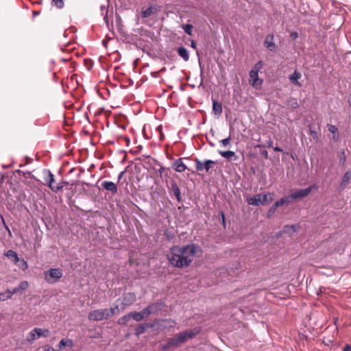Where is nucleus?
Returning <instances> with one entry per match:
<instances>
[{
    "mask_svg": "<svg viewBox=\"0 0 351 351\" xmlns=\"http://www.w3.org/2000/svg\"><path fill=\"white\" fill-rule=\"evenodd\" d=\"M202 254L201 248L193 243L183 247L174 245L170 248L167 258L172 266L182 269L188 267L195 257Z\"/></svg>",
    "mask_w": 351,
    "mask_h": 351,
    "instance_id": "f257e3e1",
    "label": "nucleus"
},
{
    "mask_svg": "<svg viewBox=\"0 0 351 351\" xmlns=\"http://www.w3.org/2000/svg\"><path fill=\"white\" fill-rule=\"evenodd\" d=\"M213 110L217 115H220L222 112L221 104L217 102L215 100L213 101Z\"/></svg>",
    "mask_w": 351,
    "mask_h": 351,
    "instance_id": "393cba45",
    "label": "nucleus"
},
{
    "mask_svg": "<svg viewBox=\"0 0 351 351\" xmlns=\"http://www.w3.org/2000/svg\"><path fill=\"white\" fill-rule=\"evenodd\" d=\"M73 343L71 339H62L58 345L59 349H62L64 347H73Z\"/></svg>",
    "mask_w": 351,
    "mask_h": 351,
    "instance_id": "5701e85b",
    "label": "nucleus"
},
{
    "mask_svg": "<svg viewBox=\"0 0 351 351\" xmlns=\"http://www.w3.org/2000/svg\"><path fill=\"white\" fill-rule=\"evenodd\" d=\"M101 186L104 189L107 191L112 192V193H116L117 192V187L116 184L110 181H104L101 183Z\"/></svg>",
    "mask_w": 351,
    "mask_h": 351,
    "instance_id": "dca6fc26",
    "label": "nucleus"
},
{
    "mask_svg": "<svg viewBox=\"0 0 351 351\" xmlns=\"http://www.w3.org/2000/svg\"><path fill=\"white\" fill-rule=\"evenodd\" d=\"M265 195H268L267 203L269 202H271L273 200V199H274V193H266Z\"/></svg>",
    "mask_w": 351,
    "mask_h": 351,
    "instance_id": "a19ab883",
    "label": "nucleus"
},
{
    "mask_svg": "<svg viewBox=\"0 0 351 351\" xmlns=\"http://www.w3.org/2000/svg\"><path fill=\"white\" fill-rule=\"evenodd\" d=\"M124 174H125V171H121V172L119 173V176H118V179H119V180H121V178L123 176V175H124Z\"/></svg>",
    "mask_w": 351,
    "mask_h": 351,
    "instance_id": "49530a36",
    "label": "nucleus"
},
{
    "mask_svg": "<svg viewBox=\"0 0 351 351\" xmlns=\"http://www.w3.org/2000/svg\"><path fill=\"white\" fill-rule=\"evenodd\" d=\"M292 201H293V198L291 197V195H290L289 196L282 197L280 200H278L277 202L279 204V205L281 206H283L284 204H289Z\"/></svg>",
    "mask_w": 351,
    "mask_h": 351,
    "instance_id": "7c9ffc66",
    "label": "nucleus"
},
{
    "mask_svg": "<svg viewBox=\"0 0 351 351\" xmlns=\"http://www.w3.org/2000/svg\"><path fill=\"white\" fill-rule=\"evenodd\" d=\"M21 268H22L23 269H27V262H26V261H25L23 259V260L21 261Z\"/></svg>",
    "mask_w": 351,
    "mask_h": 351,
    "instance_id": "79ce46f5",
    "label": "nucleus"
},
{
    "mask_svg": "<svg viewBox=\"0 0 351 351\" xmlns=\"http://www.w3.org/2000/svg\"><path fill=\"white\" fill-rule=\"evenodd\" d=\"M52 3L58 8H62L64 6L63 0H52Z\"/></svg>",
    "mask_w": 351,
    "mask_h": 351,
    "instance_id": "e433bc0d",
    "label": "nucleus"
},
{
    "mask_svg": "<svg viewBox=\"0 0 351 351\" xmlns=\"http://www.w3.org/2000/svg\"><path fill=\"white\" fill-rule=\"evenodd\" d=\"M119 311V306L117 305L111 307L110 308H106V312L108 314L109 318L112 317L113 315L117 314Z\"/></svg>",
    "mask_w": 351,
    "mask_h": 351,
    "instance_id": "cd10ccee",
    "label": "nucleus"
},
{
    "mask_svg": "<svg viewBox=\"0 0 351 351\" xmlns=\"http://www.w3.org/2000/svg\"><path fill=\"white\" fill-rule=\"evenodd\" d=\"M272 144H273L272 141H270L269 143V147H272Z\"/></svg>",
    "mask_w": 351,
    "mask_h": 351,
    "instance_id": "864d4df0",
    "label": "nucleus"
},
{
    "mask_svg": "<svg viewBox=\"0 0 351 351\" xmlns=\"http://www.w3.org/2000/svg\"><path fill=\"white\" fill-rule=\"evenodd\" d=\"M231 138L229 136L228 138L221 140L220 142L223 147H228L230 143Z\"/></svg>",
    "mask_w": 351,
    "mask_h": 351,
    "instance_id": "4c0bfd02",
    "label": "nucleus"
},
{
    "mask_svg": "<svg viewBox=\"0 0 351 351\" xmlns=\"http://www.w3.org/2000/svg\"><path fill=\"white\" fill-rule=\"evenodd\" d=\"M191 47L195 49L196 48V43L194 40H191Z\"/></svg>",
    "mask_w": 351,
    "mask_h": 351,
    "instance_id": "c03bdc74",
    "label": "nucleus"
},
{
    "mask_svg": "<svg viewBox=\"0 0 351 351\" xmlns=\"http://www.w3.org/2000/svg\"><path fill=\"white\" fill-rule=\"evenodd\" d=\"M88 318L90 321H101L103 319H108V316L105 309H97L90 311L88 313Z\"/></svg>",
    "mask_w": 351,
    "mask_h": 351,
    "instance_id": "0eeeda50",
    "label": "nucleus"
},
{
    "mask_svg": "<svg viewBox=\"0 0 351 351\" xmlns=\"http://www.w3.org/2000/svg\"><path fill=\"white\" fill-rule=\"evenodd\" d=\"M301 77L302 74L300 72L295 71L291 75L289 76V80L292 84L298 86H301L302 84L299 82V80L301 79Z\"/></svg>",
    "mask_w": 351,
    "mask_h": 351,
    "instance_id": "4468645a",
    "label": "nucleus"
},
{
    "mask_svg": "<svg viewBox=\"0 0 351 351\" xmlns=\"http://www.w3.org/2000/svg\"><path fill=\"white\" fill-rule=\"evenodd\" d=\"M136 300V295L133 293H126L123 295L122 301V309H124L126 306L131 305Z\"/></svg>",
    "mask_w": 351,
    "mask_h": 351,
    "instance_id": "9d476101",
    "label": "nucleus"
},
{
    "mask_svg": "<svg viewBox=\"0 0 351 351\" xmlns=\"http://www.w3.org/2000/svg\"><path fill=\"white\" fill-rule=\"evenodd\" d=\"M5 256H6L9 258H12L13 261L15 264L19 262V258L17 254L13 250H8L5 253Z\"/></svg>",
    "mask_w": 351,
    "mask_h": 351,
    "instance_id": "4be33fe9",
    "label": "nucleus"
},
{
    "mask_svg": "<svg viewBox=\"0 0 351 351\" xmlns=\"http://www.w3.org/2000/svg\"><path fill=\"white\" fill-rule=\"evenodd\" d=\"M45 351H56V350L53 348H52L49 346H47L45 348Z\"/></svg>",
    "mask_w": 351,
    "mask_h": 351,
    "instance_id": "37998d69",
    "label": "nucleus"
},
{
    "mask_svg": "<svg viewBox=\"0 0 351 351\" xmlns=\"http://www.w3.org/2000/svg\"><path fill=\"white\" fill-rule=\"evenodd\" d=\"M343 351H351V346H346L344 348V349H343Z\"/></svg>",
    "mask_w": 351,
    "mask_h": 351,
    "instance_id": "a18cd8bd",
    "label": "nucleus"
},
{
    "mask_svg": "<svg viewBox=\"0 0 351 351\" xmlns=\"http://www.w3.org/2000/svg\"><path fill=\"white\" fill-rule=\"evenodd\" d=\"M263 68V62H258L250 71V84L256 89L261 87L263 81L258 77V72Z\"/></svg>",
    "mask_w": 351,
    "mask_h": 351,
    "instance_id": "7ed1b4c3",
    "label": "nucleus"
},
{
    "mask_svg": "<svg viewBox=\"0 0 351 351\" xmlns=\"http://www.w3.org/2000/svg\"><path fill=\"white\" fill-rule=\"evenodd\" d=\"M346 157L344 151H342L341 154L339 156V162L343 164L346 162Z\"/></svg>",
    "mask_w": 351,
    "mask_h": 351,
    "instance_id": "ea45409f",
    "label": "nucleus"
},
{
    "mask_svg": "<svg viewBox=\"0 0 351 351\" xmlns=\"http://www.w3.org/2000/svg\"><path fill=\"white\" fill-rule=\"evenodd\" d=\"M171 190L178 202L181 201L180 188L176 182L171 183Z\"/></svg>",
    "mask_w": 351,
    "mask_h": 351,
    "instance_id": "6ab92c4d",
    "label": "nucleus"
},
{
    "mask_svg": "<svg viewBox=\"0 0 351 351\" xmlns=\"http://www.w3.org/2000/svg\"><path fill=\"white\" fill-rule=\"evenodd\" d=\"M287 105L288 106H289L290 108H298L299 107V104L297 101L296 99L295 98H290L288 101H287Z\"/></svg>",
    "mask_w": 351,
    "mask_h": 351,
    "instance_id": "2f4dec72",
    "label": "nucleus"
},
{
    "mask_svg": "<svg viewBox=\"0 0 351 351\" xmlns=\"http://www.w3.org/2000/svg\"><path fill=\"white\" fill-rule=\"evenodd\" d=\"M279 206H280L279 205V204H278V202L276 201V202H275V203H274V204L270 207V208L269 209V210H268V216H270V215H273V214L276 212V210L277 208H278V207H279Z\"/></svg>",
    "mask_w": 351,
    "mask_h": 351,
    "instance_id": "f704fd0d",
    "label": "nucleus"
},
{
    "mask_svg": "<svg viewBox=\"0 0 351 351\" xmlns=\"http://www.w3.org/2000/svg\"><path fill=\"white\" fill-rule=\"evenodd\" d=\"M38 337L37 336V332H34V328L29 332L27 335L26 340L30 343H33V342L37 339Z\"/></svg>",
    "mask_w": 351,
    "mask_h": 351,
    "instance_id": "c756f323",
    "label": "nucleus"
},
{
    "mask_svg": "<svg viewBox=\"0 0 351 351\" xmlns=\"http://www.w3.org/2000/svg\"><path fill=\"white\" fill-rule=\"evenodd\" d=\"M169 324H170V326H172V325L175 324V322H174V321H171V320H169Z\"/></svg>",
    "mask_w": 351,
    "mask_h": 351,
    "instance_id": "603ef678",
    "label": "nucleus"
},
{
    "mask_svg": "<svg viewBox=\"0 0 351 351\" xmlns=\"http://www.w3.org/2000/svg\"><path fill=\"white\" fill-rule=\"evenodd\" d=\"M158 11L156 5L150 6L147 8H143L141 11V16L143 18H148Z\"/></svg>",
    "mask_w": 351,
    "mask_h": 351,
    "instance_id": "2eb2a0df",
    "label": "nucleus"
},
{
    "mask_svg": "<svg viewBox=\"0 0 351 351\" xmlns=\"http://www.w3.org/2000/svg\"><path fill=\"white\" fill-rule=\"evenodd\" d=\"M178 53L184 61H188L189 60V52L186 48L183 47H178Z\"/></svg>",
    "mask_w": 351,
    "mask_h": 351,
    "instance_id": "aec40b11",
    "label": "nucleus"
},
{
    "mask_svg": "<svg viewBox=\"0 0 351 351\" xmlns=\"http://www.w3.org/2000/svg\"><path fill=\"white\" fill-rule=\"evenodd\" d=\"M299 228L298 225H291V226H285L282 229V232L284 233L291 234L295 231H297Z\"/></svg>",
    "mask_w": 351,
    "mask_h": 351,
    "instance_id": "a878e982",
    "label": "nucleus"
},
{
    "mask_svg": "<svg viewBox=\"0 0 351 351\" xmlns=\"http://www.w3.org/2000/svg\"><path fill=\"white\" fill-rule=\"evenodd\" d=\"M313 186H310L306 189L298 190L294 193H292L291 197L293 199L302 198L307 196L312 191Z\"/></svg>",
    "mask_w": 351,
    "mask_h": 351,
    "instance_id": "9b49d317",
    "label": "nucleus"
},
{
    "mask_svg": "<svg viewBox=\"0 0 351 351\" xmlns=\"http://www.w3.org/2000/svg\"><path fill=\"white\" fill-rule=\"evenodd\" d=\"M132 318V316H131V313H128L126 315H125L124 316L120 317L118 321H117V323L119 325H126L127 323Z\"/></svg>",
    "mask_w": 351,
    "mask_h": 351,
    "instance_id": "bb28decb",
    "label": "nucleus"
},
{
    "mask_svg": "<svg viewBox=\"0 0 351 351\" xmlns=\"http://www.w3.org/2000/svg\"><path fill=\"white\" fill-rule=\"evenodd\" d=\"M291 36L293 38H297L298 37V33L295 32V33H292L291 34Z\"/></svg>",
    "mask_w": 351,
    "mask_h": 351,
    "instance_id": "09e8293b",
    "label": "nucleus"
},
{
    "mask_svg": "<svg viewBox=\"0 0 351 351\" xmlns=\"http://www.w3.org/2000/svg\"><path fill=\"white\" fill-rule=\"evenodd\" d=\"M221 215H222L223 223H225V216H224V214L223 213H221Z\"/></svg>",
    "mask_w": 351,
    "mask_h": 351,
    "instance_id": "8fccbe9b",
    "label": "nucleus"
},
{
    "mask_svg": "<svg viewBox=\"0 0 351 351\" xmlns=\"http://www.w3.org/2000/svg\"><path fill=\"white\" fill-rule=\"evenodd\" d=\"M145 326H148L147 324H141L136 328L135 334L136 336H139L143 334L145 331Z\"/></svg>",
    "mask_w": 351,
    "mask_h": 351,
    "instance_id": "72a5a7b5",
    "label": "nucleus"
},
{
    "mask_svg": "<svg viewBox=\"0 0 351 351\" xmlns=\"http://www.w3.org/2000/svg\"><path fill=\"white\" fill-rule=\"evenodd\" d=\"M62 275L63 273L62 269L58 268H51L44 271L45 280L50 284L57 282L60 278H62Z\"/></svg>",
    "mask_w": 351,
    "mask_h": 351,
    "instance_id": "39448f33",
    "label": "nucleus"
},
{
    "mask_svg": "<svg viewBox=\"0 0 351 351\" xmlns=\"http://www.w3.org/2000/svg\"><path fill=\"white\" fill-rule=\"evenodd\" d=\"M198 332L199 330H187L184 332L178 333L173 337L169 338L167 340V343L162 346V349L167 350L171 348H176L186 342L189 339L193 338Z\"/></svg>",
    "mask_w": 351,
    "mask_h": 351,
    "instance_id": "f03ea898",
    "label": "nucleus"
},
{
    "mask_svg": "<svg viewBox=\"0 0 351 351\" xmlns=\"http://www.w3.org/2000/svg\"><path fill=\"white\" fill-rule=\"evenodd\" d=\"M267 197L268 195L259 193L254 196L246 197V202L252 206L265 205L267 204Z\"/></svg>",
    "mask_w": 351,
    "mask_h": 351,
    "instance_id": "423d86ee",
    "label": "nucleus"
},
{
    "mask_svg": "<svg viewBox=\"0 0 351 351\" xmlns=\"http://www.w3.org/2000/svg\"><path fill=\"white\" fill-rule=\"evenodd\" d=\"M29 287L28 282L26 280L21 281L17 287H15L12 290V293H22Z\"/></svg>",
    "mask_w": 351,
    "mask_h": 351,
    "instance_id": "a211bd4d",
    "label": "nucleus"
},
{
    "mask_svg": "<svg viewBox=\"0 0 351 351\" xmlns=\"http://www.w3.org/2000/svg\"><path fill=\"white\" fill-rule=\"evenodd\" d=\"M45 180L46 182V184L48 185V186L53 191H55V192H57L59 190L62 189L63 188V186H64L61 184H54V182H55L54 176H53V175L50 171L47 172V175L45 177Z\"/></svg>",
    "mask_w": 351,
    "mask_h": 351,
    "instance_id": "1a4fd4ad",
    "label": "nucleus"
},
{
    "mask_svg": "<svg viewBox=\"0 0 351 351\" xmlns=\"http://www.w3.org/2000/svg\"><path fill=\"white\" fill-rule=\"evenodd\" d=\"M158 306L156 304L149 305L142 310L141 312H131L132 318L136 322H140L144 318L148 317L150 314L154 313L158 310Z\"/></svg>",
    "mask_w": 351,
    "mask_h": 351,
    "instance_id": "20e7f679",
    "label": "nucleus"
},
{
    "mask_svg": "<svg viewBox=\"0 0 351 351\" xmlns=\"http://www.w3.org/2000/svg\"><path fill=\"white\" fill-rule=\"evenodd\" d=\"M328 130L330 133L335 134L333 136V138L335 140H337L338 139V129H337V128L335 125H330L328 126Z\"/></svg>",
    "mask_w": 351,
    "mask_h": 351,
    "instance_id": "473e14b6",
    "label": "nucleus"
},
{
    "mask_svg": "<svg viewBox=\"0 0 351 351\" xmlns=\"http://www.w3.org/2000/svg\"><path fill=\"white\" fill-rule=\"evenodd\" d=\"M5 227L6 228V230L8 231L9 234H11V232H10L9 228L6 225H5Z\"/></svg>",
    "mask_w": 351,
    "mask_h": 351,
    "instance_id": "3c124183",
    "label": "nucleus"
},
{
    "mask_svg": "<svg viewBox=\"0 0 351 351\" xmlns=\"http://www.w3.org/2000/svg\"><path fill=\"white\" fill-rule=\"evenodd\" d=\"M274 151H276V152H282V149L278 147H275L274 148Z\"/></svg>",
    "mask_w": 351,
    "mask_h": 351,
    "instance_id": "de8ad7c7",
    "label": "nucleus"
},
{
    "mask_svg": "<svg viewBox=\"0 0 351 351\" xmlns=\"http://www.w3.org/2000/svg\"><path fill=\"white\" fill-rule=\"evenodd\" d=\"M273 35L267 36L264 41V46L271 51H276L277 49V46L273 42Z\"/></svg>",
    "mask_w": 351,
    "mask_h": 351,
    "instance_id": "f8f14e48",
    "label": "nucleus"
},
{
    "mask_svg": "<svg viewBox=\"0 0 351 351\" xmlns=\"http://www.w3.org/2000/svg\"><path fill=\"white\" fill-rule=\"evenodd\" d=\"M219 154L223 158L228 160H232V158H234V160L237 158L235 153L232 151H219Z\"/></svg>",
    "mask_w": 351,
    "mask_h": 351,
    "instance_id": "412c9836",
    "label": "nucleus"
},
{
    "mask_svg": "<svg viewBox=\"0 0 351 351\" xmlns=\"http://www.w3.org/2000/svg\"><path fill=\"white\" fill-rule=\"evenodd\" d=\"M196 169L197 171H206L208 172L215 165L216 162L211 160H206L204 162H201L199 159H195Z\"/></svg>",
    "mask_w": 351,
    "mask_h": 351,
    "instance_id": "6e6552de",
    "label": "nucleus"
},
{
    "mask_svg": "<svg viewBox=\"0 0 351 351\" xmlns=\"http://www.w3.org/2000/svg\"><path fill=\"white\" fill-rule=\"evenodd\" d=\"M182 28L184 30V32L191 36L192 35V29H193V25H191V24H186L182 26Z\"/></svg>",
    "mask_w": 351,
    "mask_h": 351,
    "instance_id": "c9c22d12",
    "label": "nucleus"
},
{
    "mask_svg": "<svg viewBox=\"0 0 351 351\" xmlns=\"http://www.w3.org/2000/svg\"><path fill=\"white\" fill-rule=\"evenodd\" d=\"M173 167L177 172L179 173L184 172L186 169V166L184 164L181 158L176 160L173 162Z\"/></svg>",
    "mask_w": 351,
    "mask_h": 351,
    "instance_id": "f3484780",
    "label": "nucleus"
},
{
    "mask_svg": "<svg viewBox=\"0 0 351 351\" xmlns=\"http://www.w3.org/2000/svg\"><path fill=\"white\" fill-rule=\"evenodd\" d=\"M350 180H351V170L347 171L343 174L341 181L339 184V189L341 190L344 189L347 186V185L349 184Z\"/></svg>",
    "mask_w": 351,
    "mask_h": 351,
    "instance_id": "ddd939ff",
    "label": "nucleus"
},
{
    "mask_svg": "<svg viewBox=\"0 0 351 351\" xmlns=\"http://www.w3.org/2000/svg\"><path fill=\"white\" fill-rule=\"evenodd\" d=\"M14 293H12V291L7 290L4 293H0V301H5L10 298H12Z\"/></svg>",
    "mask_w": 351,
    "mask_h": 351,
    "instance_id": "c85d7f7f",
    "label": "nucleus"
},
{
    "mask_svg": "<svg viewBox=\"0 0 351 351\" xmlns=\"http://www.w3.org/2000/svg\"><path fill=\"white\" fill-rule=\"evenodd\" d=\"M34 332H37V336L38 338L40 337H47L50 335V332L48 329L35 328Z\"/></svg>",
    "mask_w": 351,
    "mask_h": 351,
    "instance_id": "b1692460",
    "label": "nucleus"
},
{
    "mask_svg": "<svg viewBox=\"0 0 351 351\" xmlns=\"http://www.w3.org/2000/svg\"><path fill=\"white\" fill-rule=\"evenodd\" d=\"M310 134L314 140H315L316 141H319V134L317 132L310 129Z\"/></svg>",
    "mask_w": 351,
    "mask_h": 351,
    "instance_id": "58836bf2",
    "label": "nucleus"
}]
</instances>
